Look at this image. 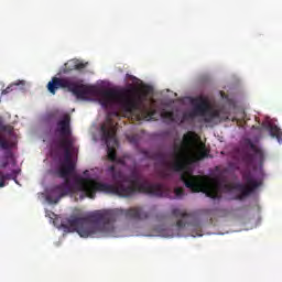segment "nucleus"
Returning <instances> with one entry per match:
<instances>
[{"label":"nucleus","instance_id":"obj_14","mask_svg":"<svg viewBox=\"0 0 282 282\" xmlns=\"http://www.w3.org/2000/svg\"><path fill=\"white\" fill-rule=\"evenodd\" d=\"M161 118H163L164 120H170V122H175V112L173 111H166V110H163L161 113H160Z\"/></svg>","mask_w":282,"mask_h":282},{"label":"nucleus","instance_id":"obj_2","mask_svg":"<svg viewBox=\"0 0 282 282\" xmlns=\"http://www.w3.org/2000/svg\"><path fill=\"white\" fill-rule=\"evenodd\" d=\"M107 175L111 177L115 184L75 176V188L88 196L89 199H94L96 193H107L109 195H118L119 197H131L135 193H147L156 197H166L169 195V187L166 185L150 183L144 180L138 170H132L129 175H124L122 171L116 169V165H110L107 169Z\"/></svg>","mask_w":282,"mask_h":282},{"label":"nucleus","instance_id":"obj_8","mask_svg":"<svg viewBox=\"0 0 282 282\" xmlns=\"http://www.w3.org/2000/svg\"><path fill=\"white\" fill-rule=\"evenodd\" d=\"M242 180L246 182V184L238 183L232 186L234 191L240 193L237 196V199L249 197V195H252V193H254V191L261 186V182L254 180V176H252V173L249 171L242 174Z\"/></svg>","mask_w":282,"mask_h":282},{"label":"nucleus","instance_id":"obj_7","mask_svg":"<svg viewBox=\"0 0 282 282\" xmlns=\"http://www.w3.org/2000/svg\"><path fill=\"white\" fill-rule=\"evenodd\" d=\"M101 140L105 142L107 147L108 160L110 162H118L119 164H124L122 159L118 160V155L116 152V148L118 147V139L116 138V128L111 121L107 123H102L101 128Z\"/></svg>","mask_w":282,"mask_h":282},{"label":"nucleus","instance_id":"obj_6","mask_svg":"<svg viewBox=\"0 0 282 282\" xmlns=\"http://www.w3.org/2000/svg\"><path fill=\"white\" fill-rule=\"evenodd\" d=\"M193 110L191 112L183 113L180 124H184L186 120H193L194 118H204V122H215V120H228V113L224 108H213L210 102L204 97H196L192 99Z\"/></svg>","mask_w":282,"mask_h":282},{"label":"nucleus","instance_id":"obj_22","mask_svg":"<svg viewBox=\"0 0 282 282\" xmlns=\"http://www.w3.org/2000/svg\"><path fill=\"white\" fill-rule=\"evenodd\" d=\"M6 180H12V174H4V181Z\"/></svg>","mask_w":282,"mask_h":282},{"label":"nucleus","instance_id":"obj_25","mask_svg":"<svg viewBox=\"0 0 282 282\" xmlns=\"http://www.w3.org/2000/svg\"><path fill=\"white\" fill-rule=\"evenodd\" d=\"M1 128H2V129H6V127H4V126H2Z\"/></svg>","mask_w":282,"mask_h":282},{"label":"nucleus","instance_id":"obj_12","mask_svg":"<svg viewBox=\"0 0 282 282\" xmlns=\"http://www.w3.org/2000/svg\"><path fill=\"white\" fill-rule=\"evenodd\" d=\"M209 153L210 151L206 149V145L202 144L200 150L194 154V160H196V162H199L200 160H205V158H208Z\"/></svg>","mask_w":282,"mask_h":282},{"label":"nucleus","instance_id":"obj_5","mask_svg":"<svg viewBox=\"0 0 282 282\" xmlns=\"http://www.w3.org/2000/svg\"><path fill=\"white\" fill-rule=\"evenodd\" d=\"M55 135L61 138L57 147L64 151V160L53 171L55 177H72L76 173V163L72 160V149L74 148V138H72V117L64 115L55 127Z\"/></svg>","mask_w":282,"mask_h":282},{"label":"nucleus","instance_id":"obj_13","mask_svg":"<svg viewBox=\"0 0 282 282\" xmlns=\"http://www.w3.org/2000/svg\"><path fill=\"white\" fill-rule=\"evenodd\" d=\"M172 215L173 217H176V219H185L186 217H191V215L186 213V210L180 208H173Z\"/></svg>","mask_w":282,"mask_h":282},{"label":"nucleus","instance_id":"obj_16","mask_svg":"<svg viewBox=\"0 0 282 282\" xmlns=\"http://www.w3.org/2000/svg\"><path fill=\"white\" fill-rule=\"evenodd\" d=\"M0 147L1 149H3L4 151H8V149H10V141L6 140V139H0Z\"/></svg>","mask_w":282,"mask_h":282},{"label":"nucleus","instance_id":"obj_26","mask_svg":"<svg viewBox=\"0 0 282 282\" xmlns=\"http://www.w3.org/2000/svg\"><path fill=\"white\" fill-rule=\"evenodd\" d=\"M151 102H153V99H151Z\"/></svg>","mask_w":282,"mask_h":282},{"label":"nucleus","instance_id":"obj_21","mask_svg":"<svg viewBox=\"0 0 282 282\" xmlns=\"http://www.w3.org/2000/svg\"><path fill=\"white\" fill-rule=\"evenodd\" d=\"M10 91H12V86H8L4 90H2V94H10Z\"/></svg>","mask_w":282,"mask_h":282},{"label":"nucleus","instance_id":"obj_1","mask_svg":"<svg viewBox=\"0 0 282 282\" xmlns=\"http://www.w3.org/2000/svg\"><path fill=\"white\" fill-rule=\"evenodd\" d=\"M57 89H67L79 100L97 98L104 109H109L116 102H120L124 113L131 116L132 120L137 122L155 120V116H158L155 107L147 105L149 96L153 94L151 86H144L142 89L132 87L120 96L118 90L102 89L97 86L83 84V80L75 82L74 77H53L47 84V90L55 96Z\"/></svg>","mask_w":282,"mask_h":282},{"label":"nucleus","instance_id":"obj_17","mask_svg":"<svg viewBox=\"0 0 282 282\" xmlns=\"http://www.w3.org/2000/svg\"><path fill=\"white\" fill-rule=\"evenodd\" d=\"M174 194L178 199H182V197H184V188L182 187H176L174 189Z\"/></svg>","mask_w":282,"mask_h":282},{"label":"nucleus","instance_id":"obj_10","mask_svg":"<svg viewBox=\"0 0 282 282\" xmlns=\"http://www.w3.org/2000/svg\"><path fill=\"white\" fill-rule=\"evenodd\" d=\"M247 144L253 154L250 152L243 153L242 160L246 162V164H252L254 160H258V162H263V160H265V155L263 154V150H261V148L257 147V144H254L251 140H248Z\"/></svg>","mask_w":282,"mask_h":282},{"label":"nucleus","instance_id":"obj_23","mask_svg":"<svg viewBox=\"0 0 282 282\" xmlns=\"http://www.w3.org/2000/svg\"><path fill=\"white\" fill-rule=\"evenodd\" d=\"M6 166H8V162L1 164V169H6Z\"/></svg>","mask_w":282,"mask_h":282},{"label":"nucleus","instance_id":"obj_19","mask_svg":"<svg viewBox=\"0 0 282 282\" xmlns=\"http://www.w3.org/2000/svg\"><path fill=\"white\" fill-rule=\"evenodd\" d=\"M6 186V174L0 171V188H3Z\"/></svg>","mask_w":282,"mask_h":282},{"label":"nucleus","instance_id":"obj_11","mask_svg":"<svg viewBox=\"0 0 282 282\" xmlns=\"http://www.w3.org/2000/svg\"><path fill=\"white\" fill-rule=\"evenodd\" d=\"M267 129L269 130V133L271 138H275L279 142V144L282 143V130L276 124L269 123Z\"/></svg>","mask_w":282,"mask_h":282},{"label":"nucleus","instance_id":"obj_4","mask_svg":"<svg viewBox=\"0 0 282 282\" xmlns=\"http://www.w3.org/2000/svg\"><path fill=\"white\" fill-rule=\"evenodd\" d=\"M195 144V132L189 131L183 135L180 144H174V161L170 164V169L175 173H181V182L192 193H204L212 199L219 198V181L206 175H193L189 171H185L186 162H188V153Z\"/></svg>","mask_w":282,"mask_h":282},{"label":"nucleus","instance_id":"obj_20","mask_svg":"<svg viewBox=\"0 0 282 282\" xmlns=\"http://www.w3.org/2000/svg\"><path fill=\"white\" fill-rule=\"evenodd\" d=\"M88 63H77L75 65V69H85L87 67Z\"/></svg>","mask_w":282,"mask_h":282},{"label":"nucleus","instance_id":"obj_24","mask_svg":"<svg viewBox=\"0 0 282 282\" xmlns=\"http://www.w3.org/2000/svg\"><path fill=\"white\" fill-rule=\"evenodd\" d=\"M3 124V121H1V119H0V127Z\"/></svg>","mask_w":282,"mask_h":282},{"label":"nucleus","instance_id":"obj_9","mask_svg":"<svg viewBox=\"0 0 282 282\" xmlns=\"http://www.w3.org/2000/svg\"><path fill=\"white\" fill-rule=\"evenodd\" d=\"M69 177L70 176L59 177L61 180H64V182L50 188L48 194L46 195V202H48V204H58L63 197L72 193V181Z\"/></svg>","mask_w":282,"mask_h":282},{"label":"nucleus","instance_id":"obj_15","mask_svg":"<svg viewBox=\"0 0 282 282\" xmlns=\"http://www.w3.org/2000/svg\"><path fill=\"white\" fill-rule=\"evenodd\" d=\"M127 140L130 142V144H133V147H138L140 143V135L139 134H127Z\"/></svg>","mask_w":282,"mask_h":282},{"label":"nucleus","instance_id":"obj_3","mask_svg":"<svg viewBox=\"0 0 282 282\" xmlns=\"http://www.w3.org/2000/svg\"><path fill=\"white\" fill-rule=\"evenodd\" d=\"M151 217V213L140 206L128 209L113 208L100 209L90 213L87 217H72L67 224H62V228L68 232H76L84 239L100 237H113L116 227L113 224L118 219H128L129 221H144Z\"/></svg>","mask_w":282,"mask_h":282},{"label":"nucleus","instance_id":"obj_18","mask_svg":"<svg viewBox=\"0 0 282 282\" xmlns=\"http://www.w3.org/2000/svg\"><path fill=\"white\" fill-rule=\"evenodd\" d=\"M175 228H177V230H184V228H186V223H184V220L180 219L176 221Z\"/></svg>","mask_w":282,"mask_h":282}]
</instances>
